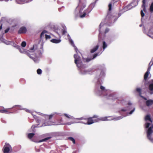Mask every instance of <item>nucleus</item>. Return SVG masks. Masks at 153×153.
I'll list each match as a JSON object with an SVG mask.
<instances>
[{"label": "nucleus", "mask_w": 153, "mask_h": 153, "mask_svg": "<svg viewBox=\"0 0 153 153\" xmlns=\"http://www.w3.org/2000/svg\"><path fill=\"white\" fill-rule=\"evenodd\" d=\"M54 123V122L49 120L47 121V122L45 123V125L46 126L52 125H53Z\"/></svg>", "instance_id": "f3484780"}, {"label": "nucleus", "mask_w": 153, "mask_h": 153, "mask_svg": "<svg viewBox=\"0 0 153 153\" xmlns=\"http://www.w3.org/2000/svg\"><path fill=\"white\" fill-rule=\"evenodd\" d=\"M74 62L76 64L77 66L79 68L81 67V64L80 62V57L77 55V54H74Z\"/></svg>", "instance_id": "f03ea898"}, {"label": "nucleus", "mask_w": 153, "mask_h": 153, "mask_svg": "<svg viewBox=\"0 0 153 153\" xmlns=\"http://www.w3.org/2000/svg\"><path fill=\"white\" fill-rule=\"evenodd\" d=\"M145 120L146 121L149 120L151 123H152V121L150 118V116L149 115H147L145 117Z\"/></svg>", "instance_id": "4468645a"}, {"label": "nucleus", "mask_w": 153, "mask_h": 153, "mask_svg": "<svg viewBox=\"0 0 153 153\" xmlns=\"http://www.w3.org/2000/svg\"><path fill=\"white\" fill-rule=\"evenodd\" d=\"M71 43L72 44H74V43H73V42L72 41H71Z\"/></svg>", "instance_id": "5fc2aeb1"}, {"label": "nucleus", "mask_w": 153, "mask_h": 153, "mask_svg": "<svg viewBox=\"0 0 153 153\" xmlns=\"http://www.w3.org/2000/svg\"><path fill=\"white\" fill-rule=\"evenodd\" d=\"M18 33H19V30L18 31Z\"/></svg>", "instance_id": "e2e57ef3"}, {"label": "nucleus", "mask_w": 153, "mask_h": 153, "mask_svg": "<svg viewBox=\"0 0 153 153\" xmlns=\"http://www.w3.org/2000/svg\"><path fill=\"white\" fill-rule=\"evenodd\" d=\"M55 114L56 113H53L51 114L50 115H46V117H48L49 120H50L55 115Z\"/></svg>", "instance_id": "dca6fc26"}, {"label": "nucleus", "mask_w": 153, "mask_h": 153, "mask_svg": "<svg viewBox=\"0 0 153 153\" xmlns=\"http://www.w3.org/2000/svg\"><path fill=\"white\" fill-rule=\"evenodd\" d=\"M107 45L105 43V41L103 42H102V48L103 50H105V49L107 47Z\"/></svg>", "instance_id": "412c9836"}, {"label": "nucleus", "mask_w": 153, "mask_h": 153, "mask_svg": "<svg viewBox=\"0 0 153 153\" xmlns=\"http://www.w3.org/2000/svg\"><path fill=\"white\" fill-rule=\"evenodd\" d=\"M146 106L149 107L153 104V100L149 99L146 102Z\"/></svg>", "instance_id": "9d476101"}, {"label": "nucleus", "mask_w": 153, "mask_h": 153, "mask_svg": "<svg viewBox=\"0 0 153 153\" xmlns=\"http://www.w3.org/2000/svg\"><path fill=\"white\" fill-rule=\"evenodd\" d=\"M63 34H65V33H67V32L66 31V30H63Z\"/></svg>", "instance_id": "c03bdc74"}, {"label": "nucleus", "mask_w": 153, "mask_h": 153, "mask_svg": "<svg viewBox=\"0 0 153 153\" xmlns=\"http://www.w3.org/2000/svg\"><path fill=\"white\" fill-rule=\"evenodd\" d=\"M147 138L152 143H153V137L152 135L150 136L149 137H147Z\"/></svg>", "instance_id": "393cba45"}, {"label": "nucleus", "mask_w": 153, "mask_h": 153, "mask_svg": "<svg viewBox=\"0 0 153 153\" xmlns=\"http://www.w3.org/2000/svg\"><path fill=\"white\" fill-rule=\"evenodd\" d=\"M37 72L38 74H40L42 73V71L40 69H38L37 70Z\"/></svg>", "instance_id": "cd10ccee"}, {"label": "nucleus", "mask_w": 153, "mask_h": 153, "mask_svg": "<svg viewBox=\"0 0 153 153\" xmlns=\"http://www.w3.org/2000/svg\"><path fill=\"white\" fill-rule=\"evenodd\" d=\"M146 5L142 6V7H143V10L144 12L146 11Z\"/></svg>", "instance_id": "e433bc0d"}, {"label": "nucleus", "mask_w": 153, "mask_h": 153, "mask_svg": "<svg viewBox=\"0 0 153 153\" xmlns=\"http://www.w3.org/2000/svg\"><path fill=\"white\" fill-rule=\"evenodd\" d=\"M100 89L102 90H104L105 89V88L102 86H101L100 87Z\"/></svg>", "instance_id": "f704fd0d"}, {"label": "nucleus", "mask_w": 153, "mask_h": 153, "mask_svg": "<svg viewBox=\"0 0 153 153\" xmlns=\"http://www.w3.org/2000/svg\"><path fill=\"white\" fill-rule=\"evenodd\" d=\"M83 8H84L85 7V4L83 5Z\"/></svg>", "instance_id": "864d4df0"}, {"label": "nucleus", "mask_w": 153, "mask_h": 153, "mask_svg": "<svg viewBox=\"0 0 153 153\" xmlns=\"http://www.w3.org/2000/svg\"><path fill=\"white\" fill-rule=\"evenodd\" d=\"M51 41L53 43H58L60 42L61 41V40L60 39H51Z\"/></svg>", "instance_id": "2eb2a0df"}, {"label": "nucleus", "mask_w": 153, "mask_h": 153, "mask_svg": "<svg viewBox=\"0 0 153 153\" xmlns=\"http://www.w3.org/2000/svg\"><path fill=\"white\" fill-rule=\"evenodd\" d=\"M33 118H34L36 120L37 119H38V117H37L36 116V115H33Z\"/></svg>", "instance_id": "a18cd8bd"}, {"label": "nucleus", "mask_w": 153, "mask_h": 153, "mask_svg": "<svg viewBox=\"0 0 153 153\" xmlns=\"http://www.w3.org/2000/svg\"><path fill=\"white\" fill-rule=\"evenodd\" d=\"M45 38L46 39H50L51 38V36L49 35H48L46 34H45Z\"/></svg>", "instance_id": "2f4dec72"}, {"label": "nucleus", "mask_w": 153, "mask_h": 153, "mask_svg": "<svg viewBox=\"0 0 153 153\" xmlns=\"http://www.w3.org/2000/svg\"><path fill=\"white\" fill-rule=\"evenodd\" d=\"M149 85L148 89L150 91V94H153V79H151L149 82Z\"/></svg>", "instance_id": "39448f33"}, {"label": "nucleus", "mask_w": 153, "mask_h": 153, "mask_svg": "<svg viewBox=\"0 0 153 153\" xmlns=\"http://www.w3.org/2000/svg\"><path fill=\"white\" fill-rule=\"evenodd\" d=\"M37 152H39L40 151V150L39 149H38L36 151Z\"/></svg>", "instance_id": "13d9d810"}, {"label": "nucleus", "mask_w": 153, "mask_h": 153, "mask_svg": "<svg viewBox=\"0 0 153 153\" xmlns=\"http://www.w3.org/2000/svg\"><path fill=\"white\" fill-rule=\"evenodd\" d=\"M12 147L9 144L5 143L3 149L4 153H9L10 150H11Z\"/></svg>", "instance_id": "7ed1b4c3"}, {"label": "nucleus", "mask_w": 153, "mask_h": 153, "mask_svg": "<svg viewBox=\"0 0 153 153\" xmlns=\"http://www.w3.org/2000/svg\"><path fill=\"white\" fill-rule=\"evenodd\" d=\"M1 121L3 123H6V122L5 121H4V120H1Z\"/></svg>", "instance_id": "603ef678"}, {"label": "nucleus", "mask_w": 153, "mask_h": 153, "mask_svg": "<svg viewBox=\"0 0 153 153\" xmlns=\"http://www.w3.org/2000/svg\"><path fill=\"white\" fill-rule=\"evenodd\" d=\"M21 45L23 47H25L26 45V42L25 41H23L21 43Z\"/></svg>", "instance_id": "bb28decb"}, {"label": "nucleus", "mask_w": 153, "mask_h": 153, "mask_svg": "<svg viewBox=\"0 0 153 153\" xmlns=\"http://www.w3.org/2000/svg\"><path fill=\"white\" fill-rule=\"evenodd\" d=\"M143 4L142 6H144L145 5L146 1L145 0H143L142 1Z\"/></svg>", "instance_id": "c9c22d12"}, {"label": "nucleus", "mask_w": 153, "mask_h": 153, "mask_svg": "<svg viewBox=\"0 0 153 153\" xmlns=\"http://www.w3.org/2000/svg\"><path fill=\"white\" fill-rule=\"evenodd\" d=\"M34 49V46H33V47L31 48L30 49V50L32 51V50H33Z\"/></svg>", "instance_id": "49530a36"}, {"label": "nucleus", "mask_w": 153, "mask_h": 153, "mask_svg": "<svg viewBox=\"0 0 153 153\" xmlns=\"http://www.w3.org/2000/svg\"><path fill=\"white\" fill-rule=\"evenodd\" d=\"M128 105H130V103H128Z\"/></svg>", "instance_id": "680f3d73"}, {"label": "nucleus", "mask_w": 153, "mask_h": 153, "mask_svg": "<svg viewBox=\"0 0 153 153\" xmlns=\"http://www.w3.org/2000/svg\"><path fill=\"white\" fill-rule=\"evenodd\" d=\"M150 11L151 12H153V2L151 4L150 6Z\"/></svg>", "instance_id": "a878e982"}, {"label": "nucleus", "mask_w": 153, "mask_h": 153, "mask_svg": "<svg viewBox=\"0 0 153 153\" xmlns=\"http://www.w3.org/2000/svg\"><path fill=\"white\" fill-rule=\"evenodd\" d=\"M136 91L139 94V95L141 97H143L142 96H141V89L140 88H137L136 89Z\"/></svg>", "instance_id": "a211bd4d"}, {"label": "nucleus", "mask_w": 153, "mask_h": 153, "mask_svg": "<svg viewBox=\"0 0 153 153\" xmlns=\"http://www.w3.org/2000/svg\"><path fill=\"white\" fill-rule=\"evenodd\" d=\"M34 134L33 133H30L28 134V138L29 139H31L32 138L34 135Z\"/></svg>", "instance_id": "5701e85b"}, {"label": "nucleus", "mask_w": 153, "mask_h": 153, "mask_svg": "<svg viewBox=\"0 0 153 153\" xmlns=\"http://www.w3.org/2000/svg\"><path fill=\"white\" fill-rule=\"evenodd\" d=\"M10 29V28L9 27L7 28L5 30L4 33H7L9 30Z\"/></svg>", "instance_id": "72a5a7b5"}, {"label": "nucleus", "mask_w": 153, "mask_h": 153, "mask_svg": "<svg viewBox=\"0 0 153 153\" xmlns=\"http://www.w3.org/2000/svg\"><path fill=\"white\" fill-rule=\"evenodd\" d=\"M15 47H16V48L18 49L19 48V46L18 45H17L16 46H15Z\"/></svg>", "instance_id": "6e6d98bb"}, {"label": "nucleus", "mask_w": 153, "mask_h": 153, "mask_svg": "<svg viewBox=\"0 0 153 153\" xmlns=\"http://www.w3.org/2000/svg\"><path fill=\"white\" fill-rule=\"evenodd\" d=\"M20 52H21V53H25L28 56H29L30 58H31L33 59V60L35 62L36 61L35 60V59L33 58L30 55V51H29L27 50H25L24 51H22L21 50V49L20 48Z\"/></svg>", "instance_id": "423d86ee"}, {"label": "nucleus", "mask_w": 153, "mask_h": 153, "mask_svg": "<svg viewBox=\"0 0 153 153\" xmlns=\"http://www.w3.org/2000/svg\"><path fill=\"white\" fill-rule=\"evenodd\" d=\"M153 64V58H152L151 60V61L150 62L149 64V67L147 69V72H148L149 73V71L151 68V66Z\"/></svg>", "instance_id": "f8f14e48"}, {"label": "nucleus", "mask_w": 153, "mask_h": 153, "mask_svg": "<svg viewBox=\"0 0 153 153\" xmlns=\"http://www.w3.org/2000/svg\"><path fill=\"white\" fill-rule=\"evenodd\" d=\"M150 124L149 123H146V128H147L149 127V126Z\"/></svg>", "instance_id": "7c9ffc66"}, {"label": "nucleus", "mask_w": 153, "mask_h": 153, "mask_svg": "<svg viewBox=\"0 0 153 153\" xmlns=\"http://www.w3.org/2000/svg\"><path fill=\"white\" fill-rule=\"evenodd\" d=\"M91 10V9L90 8V7H88L86 10H85L83 13V14L82 15L81 14L80 16V17L81 18H83L86 15V13H89Z\"/></svg>", "instance_id": "0eeeda50"}, {"label": "nucleus", "mask_w": 153, "mask_h": 153, "mask_svg": "<svg viewBox=\"0 0 153 153\" xmlns=\"http://www.w3.org/2000/svg\"><path fill=\"white\" fill-rule=\"evenodd\" d=\"M140 13H141V16L142 17H143L144 16L145 14L143 12V10H141V12H140Z\"/></svg>", "instance_id": "473e14b6"}, {"label": "nucleus", "mask_w": 153, "mask_h": 153, "mask_svg": "<svg viewBox=\"0 0 153 153\" xmlns=\"http://www.w3.org/2000/svg\"><path fill=\"white\" fill-rule=\"evenodd\" d=\"M126 109H121V111H126Z\"/></svg>", "instance_id": "8fccbe9b"}, {"label": "nucleus", "mask_w": 153, "mask_h": 153, "mask_svg": "<svg viewBox=\"0 0 153 153\" xmlns=\"http://www.w3.org/2000/svg\"><path fill=\"white\" fill-rule=\"evenodd\" d=\"M143 99L145 100H147V99L146 98H145V97H144L143 98Z\"/></svg>", "instance_id": "4d7b16f0"}, {"label": "nucleus", "mask_w": 153, "mask_h": 153, "mask_svg": "<svg viewBox=\"0 0 153 153\" xmlns=\"http://www.w3.org/2000/svg\"><path fill=\"white\" fill-rule=\"evenodd\" d=\"M99 45L97 44L96 46H95L91 50V53H93L96 51L98 48Z\"/></svg>", "instance_id": "ddd939ff"}, {"label": "nucleus", "mask_w": 153, "mask_h": 153, "mask_svg": "<svg viewBox=\"0 0 153 153\" xmlns=\"http://www.w3.org/2000/svg\"><path fill=\"white\" fill-rule=\"evenodd\" d=\"M47 33V31L45 30H44L42 31L40 34V38H42L44 36V34Z\"/></svg>", "instance_id": "aec40b11"}, {"label": "nucleus", "mask_w": 153, "mask_h": 153, "mask_svg": "<svg viewBox=\"0 0 153 153\" xmlns=\"http://www.w3.org/2000/svg\"><path fill=\"white\" fill-rule=\"evenodd\" d=\"M26 0H21V1H25Z\"/></svg>", "instance_id": "bf43d9fd"}, {"label": "nucleus", "mask_w": 153, "mask_h": 153, "mask_svg": "<svg viewBox=\"0 0 153 153\" xmlns=\"http://www.w3.org/2000/svg\"><path fill=\"white\" fill-rule=\"evenodd\" d=\"M16 26V25H13L12 26L11 28V30H14V28Z\"/></svg>", "instance_id": "4c0bfd02"}, {"label": "nucleus", "mask_w": 153, "mask_h": 153, "mask_svg": "<svg viewBox=\"0 0 153 153\" xmlns=\"http://www.w3.org/2000/svg\"><path fill=\"white\" fill-rule=\"evenodd\" d=\"M109 30V29L108 28H106L105 30V33H107Z\"/></svg>", "instance_id": "a19ab883"}, {"label": "nucleus", "mask_w": 153, "mask_h": 153, "mask_svg": "<svg viewBox=\"0 0 153 153\" xmlns=\"http://www.w3.org/2000/svg\"><path fill=\"white\" fill-rule=\"evenodd\" d=\"M0 108V113L4 114H9L13 112V108Z\"/></svg>", "instance_id": "20e7f679"}, {"label": "nucleus", "mask_w": 153, "mask_h": 153, "mask_svg": "<svg viewBox=\"0 0 153 153\" xmlns=\"http://www.w3.org/2000/svg\"><path fill=\"white\" fill-rule=\"evenodd\" d=\"M112 4H109L108 5V10L111 11V10Z\"/></svg>", "instance_id": "c756f323"}, {"label": "nucleus", "mask_w": 153, "mask_h": 153, "mask_svg": "<svg viewBox=\"0 0 153 153\" xmlns=\"http://www.w3.org/2000/svg\"><path fill=\"white\" fill-rule=\"evenodd\" d=\"M98 55V54L97 53H95L94 54L93 56V57L92 58H87V59H84V62H88L90 61L91 60L94 59L95 57H96Z\"/></svg>", "instance_id": "1a4fd4ad"}, {"label": "nucleus", "mask_w": 153, "mask_h": 153, "mask_svg": "<svg viewBox=\"0 0 153 153\" xmlns=\"http://www.w3.org/2000/svg\"><path fill=\"white\" fill-rule=\"evenodd\" d=\"M153 128V126H151L149 128L147 131V137H149L150 136L152 135L151 134L152 133L153 131L152 129Z\"/></svg>", "instance_id": "6e6552de"}, {"label": "nucleus", "mask_w": 153, "mask_h": 153, "mask_svg": "<svg viewBox=\"0 0 153 153\" xmlns=\"http://www.w3.org/2000/svg\"><path fill=\"white\" fill-rule=\"evenodd\" d=\"M48 139H49V138H45V139H43L42 140H43V141H45V140H48Z\"/></svg>", "instance_id": "de8ad7c7"}, {"label": "nucleus", "mask_w": 153, "mask_h": 153, "mask_svg": "<svg viewBox=\"0 0 153 153\" xmlns=\"http://www.w3.org/2000/svg\"><path fill=\"white\" fill-rule=\"evenodd\" d=\"M118 100L119 101H117V102L118 103H119L120 102V101L122 100H120V99H118Z\"/></svg>", "instance_id": "09e8293b"}, {"label": "nucleus", "mask_w": 153, "mask_h": 153, "mask_svg": "<svg viewBox=\"0 0 153 153\" xmlns=\"http://www.w3.org/2000/svg\"><path fill=\"white\" fill-rule=\"evenodd\" d=\"M2 25L1 24L0 26V30H1L2 28Z\"/></svg>", "instance_id": "3c124183"}, {"label": "nucleus", "mask_w": 153, "mask_h": 153, "mask_svg": "<svg viewBox=\"0 0 153 153\" xmlns=\"http://www.w3.org/2000/svg\"><path fill=\"white\" fill-rule=\"evenodd\" d=\"M59 124H63L64 123H63V121L62 120V118H59Z\"/></svg>", "instance_id": "c85d7f7f"}, {"label": "nucleus", "mask_w": 153, "mask_h": 153, "mask_svg": "<svg viewBox=\"0 0 153 153\" xmlns=\"http://www.w3.org/2000/svg\"><path fill=\"white\" fill-rule=\"evenodd\" d=\"M40 121V120L38 119H37L36 120V122L37 123H39V122Z\"/></svg>", "instance_id": "79ce46f5"}, {"label": "nucleus", "mask_w": 153, "mask_h": 153, "mask_svg": "<svg viewBox=\"0 0 153 153\" xmlns=\"http://www.w3.org/2000/svg\"><path fill=\"white\" fill-rule=\"evenodd\" d=\"M135 109L134 108L133 110H132L131 111H130V112H129V114H131L134 111Z\"/></svg>", "instance_id": "ea45409f"}, {"label": "nucleus", "mask_w": 153, "mask_h": 153, "mask_svg": "<svg viewBox=\"0 0 153 153\" xmlns=\"http://www.w3.org/2000/svg\"><path fill=\"white\" fill-rule=\"evenodd\" d=\"M82 120V121L81 122V123H84L85 124H86V122L84 120Z\"/></svg>", "instance_id": "58836bf2"}, {"label": "nucleus", "mask_w": 153, "mask_h": 153, "mask_svg": "<svg viewBox=\"0 0 153 153\" xmlns=\"http://www.w3.org/2000/svg\"><path fill=\"white\" fill-rule=\"evenodd\" d=\"M63 114L66 117H67L68 119H72L73 118V117H72V116H71L70 115H68V114Z\"/></svg>", "instance_id": "4be33fe9"}, {"label": "nucleus", "mask_w": 153, "mask_h": 153, "mask_svg": "<svg viewBox=\"0 0 153 153\" xmlns=\"http://www.w3.org/2000/svg\"><path fill=\"white\" fill-rule=\"evenodd\" d=\"M75 50L76 53V54H77V51H78V49L76 47H75Z\"/></svg>", "instance_id": "37998d69"}, {"label": "nucleus", "mask_w": 153, "mask_h": 153, "mask_svg": "<svg viewBox=\"0 0 153 153\" xmlns=\"http://www.w3.org/2000/svg\"><path fill=\"white\" fill-rule=\"evenodd\" d=\"M78 120H85L86 122V124L88 125L91 124L95 122H97L99 120L106 121L107 120V117L99 118L98 116L94 115L92 117L85 118L83 117L77 118Z\"/></svg>", "instance_id": "f257e3e1"}, {"label": "nucleus", "mask_w": 153, "mask_h": 153, "mask_svg": "<svg viewBox=\"0 0 153 153\" xmlns=\"http://www.w3.org/2000/svg\"><path fill=\"white\" fill-rule=\"evenodd\" d=\"M16 1L18 3H19V2H17V0H16Z\"/></svg>", "instance_id": "052dcab7"}, {"label": "nucleus", "mask_w": 153, "mask_h": 153, "mask_svg": "<svg viewBox=\"0 0 153 153\" xmlns=\"http://www.w3.org/2000/svg\"><path fill=\"white\" fill-rule=\"evenodd\" d=\"M68 139L69 140L72 141V142L74 144H75V141L73 137H69L68 138Z\"/></svg>", "instance_id": "b1692460"}, {"label": "nucleus", "mask_w": 153, "mask_h": 153, "mask_svg": "<svg viewBox=\"0 0 153 153\" xmlns=\"http://www.w3.org/2000/svg\"><path fill=\"white\" fill-rule=\"evenodd\" d=\"M149 72H146L144 75V79L145 81L146 80L148 77L149 74Z\"/></svg>", "instance_id": "6ab92c4d"}, {"label": "nucleus", "mask_w": 153, "mask_h": 153, "mask_svg": "<svg viewBox=\"0 0 153 153\" xmlns=\"http://www.w3.org/2000/svg\"><path fill=\"white\" fill-rule=\"evenodd\" d=\"M27 29L25 27H22L20 28V34L25 33L27 32Z\"/></svg>", "instance_id": "9b49d317"}]
</instances>
